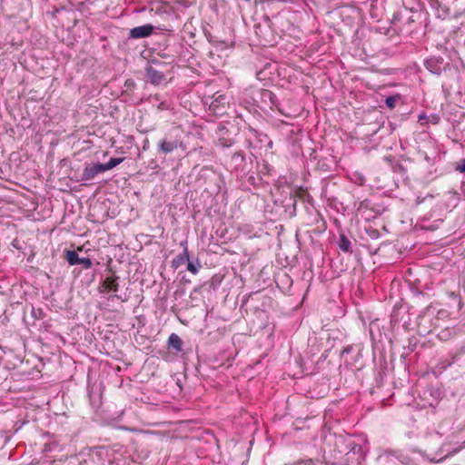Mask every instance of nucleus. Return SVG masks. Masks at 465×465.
I'll list each match as a JSON object with an SVG mask.
<instances>
[{
    "label": "nucleus",
    "mask_w": 465,
    "mask_h": 465,
    "mask_svg": "<svg viewBox=\"0 0 465 465\" xmlns=\"http://www.w3.org/2000/svg\"><path fill=\"white\" fill-rule=\"evenodd\" d=\"M426 64H427V67L430 69V61H427Z\"/></svg>",
    "instance_id": "obj_39"
},
{
    "label": "nucleus",
    "mask_w": 465,
    "mask_h": 465,
    "mask_svg": "<svg viewBox=\"0 0 465 465\" xmlns=\"http://www.w3.org/2000/svg\"><path fill=\"white\" fill-rule=\"evenodd\" d=\"M183 340L176 333H172L168 338V346L174 349L177 352L183 351Z\"/></svg>",
    "instance_id": "obj_18"
},
{
    "label": "nucleus",
    "mask_w": 465,
    "mask_h": 465,
    "mask_svg": "<svg viewBox=\"0 0 465 465\" xmlns=\"http://www.w3.org/2000/svg\"><path fill=\"white\" fill-rule=\"evenodd\" d=\"M134 84H134V80H132V79H128V80L125 82V85H126L127 87L134 86Z\"/></svg>",
    "instance_id": "obj_37"
},
{
    "label": "nucleus",
    "mask_w": 465,
    "mask_h": 465,
    "mask_svg": "<svg viewBox=\"0 0 465 465\" xmlns=\"http://www.w3.org/2000/svg\"><path fill=\"white\" fill-rule=\"evenodd\" d=\"M369 331L372 341H380L381 339V322L379 319H375L370 322Z\"/></svg>",
    "instance_id": "obj_15"
},
{
    "label": "nucleus",
    "mask_w": 465,
    "mask_h": 465,
    "mask_svg": "<svg viewBox=\"0 0 465 465\" xmlns=\"http://www.w3.org/2000/svg\"><path fill=\"white\" fill-rule=\"evenodd\" d=\"M242 465H244V464L242 463Z\"/></svg>",
    "instance_id": "obj_41"
},
{
    "label": "nucleus",
    "mask_w": 465,
    "mask_h": 465,
    "mask_svg": "<svg viewBox=\"0 0 465 465\" xmlns=\"http://www.w3.org/2000/svg\"><path fill=\"white\" fill-rule=\"evenodd\" d=\"M365 232L368 235V237L371 238V240H377L381 236L379 230L371 225L365 228Z\"/></svg>",
    "instance_id": "obj_24"
},
{
    "label": "nucleus",
    "mask_w": 465,
    "mask_h": 465,
    "mask_svg": "<svg viewBox=\"0 0 465 465\" xmlns=\"http://www.w3.org/2000/svg\"><path fill=\"white\" fill-rule=\"evenodd\" d=\"M247 147L250 149L272 148V142L266 134H263L252 126H248L245 133Z\"/></svg>",
    "instance_id": "obj_3"
},
{
    "label": "nucleus",
    "mask_w": 465,
    "mask_h": 465,
    "mask_svg": "<svg viewBox=\"0 0 465 465\" xmlns=\"http://www.w3.org/2000/svg\"><path fill=\"white\" fill-rule=\"evenodd\" d=\"M257 167L258 173L262 177L263 180L264 178L272 177L275 176L276 174L274 167L266 161H263L262 163H258Z\"/></svg>",
    "instance_id": "obj_14"
},
{
    "label": "nucleus",
    "mask_w": 465,
    "mask_h": 465,
    "mask_svg": "<svg viewBox=\"0 0 465 465\" xmlns=\"http://www.w3.org/2000/svg\"><path fill=\"white\" fill-rule=\"evenodd\" d=\"M150 165H151L153 168H156V167H157L156 161L152 160V161H151V163H150Z\"/></svg>",
    "instance_id": "obj_38"
},
{
    "label": "nucleus",
    "mask_w": 465,
    "mask_h": 465,
    "mask_svg": "<svg viewBox=\"0 0 465 465\" xmlns=\"http://www.w3.org/2000/svg\"><path fill=\"white\" fill-rule=\"evenodd\" d=\"M245 153L243 151L239 150L233 153L227 160L226 164L232 172L243 173L245 171Z\"/></svg>",
    "instance_id": "obj_8"
},
{
    "label": "nucleus",
    "mask_w": 465,
    "mask_h": 465,
    "mask_svg": "<svg viewBox=\"0 0 465 465\" xmlns=\"http://www.w3.org/2000/svg\"><path fill=\"white\" fill-rule=\"evenodd\" d=\"M337 244L341 252L350 253L352 252L351 242L344 233H340Z\"/></svg>",
    "instance_id": "obj_17"
},
{
    "label": "nucleus",
    "mask_w": 465,
    "mask_h": 465,
    "mask_svg": "<svg viewBox=\"0 0 465 465\" xmlns=\"http://www.w3.org/2000/svg\"><path fill=\"white\" fill-rule=\"evenodd\" d=\"M386 208L382 204L373 203L370 199L361 201L357 206V212L365 220H371L384 213Z\"/></svg>",
    "instance_id": "obj_4"
},
{
    "label": "nucleus",
    "mask_w": 465,
    "mask_h": 465,
    "mask_svg": "<svg viewBox=\"0 0 465 465\" xmlns=\"http://www.w3.org/2000/svg\"><path fill=\"white\" fill-rule=\"evenodd\" d=\"M285 280L286 282H289L290 285L292 284V279L290 278V276L288 274H284L282 278V281Z\"/></svg>",
    "instance_id": "obj_35"
},
{
    "label": "nucleus",
    "mask_w": 465,
    "mask_h": 465,
    "mask_svg": "<svg viewBox=\"0 0 465 465\" xmlns=\"http://www.w3.org/2000/svg\"><path fill=\"white\" fill-rule=\"evenodd\" d=\"M394 103H395V99L391 96L388 97L386 99V104L389 106V107H392L394 105Z\"/></svg>",
    "instance_id": "obj_32"
},
{
    "label": "nucleus",
    "mask_w": 465,
    "mask_h": 465,
    "mask_svg": "<svg viewBox=\"0 0 465 465\" xmlns=\"http://www.w3.org/2000/svg\"><path fill=\"white\" fill-rule=\"evenodd\" d=\"M235 143V141L232 138L221 137L217 141V145L222 148H230Z\"/></svg>",
    "instance_id": "obj_23"
},
{
    "label": "nucleus",
    "mask_w": 465,
    "mask_h": 465,
    "mask_svg": "<svg viewBox=\"0 0 465 465\" xmlns=\"http://www.w3.org/2000/svg\"><path fill=\"white\" fill-rule=\"evenodd\" d=\"M448 316V312L444 310H440L438 312L437 316L434 315V321L439 324V321Z\"/></svg>",
    "instance_id": "obj_30"
},
{
    "label": "nucleus",
    "mask_w": 465,
    "mask_h": 465,
    "mask_svg": "<svg viewBox=\"0 0 465 465\" xmlns=\"http://www.w3.org/2000/svg\"><path fill=\"white\" fill-rule=\"evenodd\" d=\"M226 98L224 95H219L217 98H215L214 101L211 103L210 109L213 110L214 114H222L220 110V104H223Z\"/></svg>",
    "instance_id": "obj_20"
},
{
    "label": "nucleus",
    "mask_w": 465,
    "mask_h": 465,
    "mask_svg": "<svg viewBox=\"0 0 465 465\" xmlns=\"http://www.w3.org/2000/svg\"><path fill=\"white\" fill-rule=\"evenodd\" d=\"M153 64H160V63L153 60Z\"/></svg>",
    "instance_id": "obj_40"
},
{
    "label": "nucleus",
    "mask_w": 465,
    "mask_h": 465,
    "mask_svg": "<svg viewBox=\"0 0 465 465\" xmlns=\"http://www.w3.org/2000/svg\"><path fill=\"white\" fill-rule=\"evenodd\" d=\"M124 158H111L107 163H102L104 171H109L124 162Z\"/></svg>",
    "instance_id": "obj_22"
},
{
    "label": "nucleus",
    "mask_w": 465,
    "mask_h": 465,
    "mask_svg": "<svg viewBox=\"0 0 465 465\" xmlns=\"http://www.w3.org/2000/svg\"><path fill=\"white\" fill-rule=\"evenodd\" d=\"M382 381H383V373L381 371H378L375 376V384L376 385H375V387H372L371 390V394L375 393V389H379L382 385Z\"/></svg>",
    "instance_id": "obj_26"
},
{
    "label": "nucleus",
    "mask_w": 465,
    "mask_h": 465,
    "mask_svg": "<svg viewBox=\"0 0 465 465\" xmlns=\"http://www.w3.org/2000/svg\"><path fill=\"white\" fill-rule=\"evenodd\" d=\"M359 447L353 441L347 442L344 437L332 435L330 436L322 448V460L325 465H336L342 454H349Z\"/></svg>",
    "instance_id": "obj_1"
},
{
    "label": "nucleus",
    "mask_w": 465,
    "mask_h": 465,
    "mask_svg": "<svg viewBox=\"0 0 465 465\" xmlns=\"http://www.w3.org/2000/svg\"><path fill=\"white\" fill-rule=\"evenodd\" d=\"M201 267L202 264L198 259L196 260V262H193L190 260L187 262V270L193 274H197Z\"/></svg>",
    "instance_id": "obj_25"
},
{
    "label": "nucleus",
    "mask_w": 465,
    "mask_h": 465,
    "mask_svg": "<svg viewBox=\"0 0 465 465\" xmlns=\"http://www.w3.org/2000/svg\"><path fill=\"white\" fill-rule=\"evenodd\" d=\"M65 259L70 265H76L79 263L80 257L75 251H66Z\"/></svg>",
    "instance_id": "obj_21"
},
{
    "label": "nucleus",
    "mask_w": 465,
    "mask_h": 465,
    "mask_svg": "<svg viewBox=\"0 0 465 465\" xmlns=\"http://www.w3.org/2000/svg\"><path fill=\"white\" fill-rule=\"evenodd\" d=\"M181 148L185 150L186 146L183 143L181 134L177 129H172L157 143V153L160 156H165L169 153H173L177 149Z\"/></svg>",
    "instance_id": "obj_2"
},
{
    "label": "nucleus",
    "mask_w": 465,
    "mask_h": 465,
    "mask_svg": "<svg viewBox=\"0 0 465 465\" xmlns=\"http://www.w3.org/2000/svg\"><path fill=\"white\" fill-rule=\"evenodd\" d=\"M392 168L394 173L404 175L405 167L402 163H395L394 165H392Z\"/></svg>",
    "instance_id": "obj_29"
},
{
    "label": "nucleus",
    "mask_w": 465,
    "mask_h": 465,
    "mask_svg": "<svg viewBox=\"0 0 465 465\" xmlns=\"http://www.w3.org/2000/svg\"><path fill=\"white\" fill-rule=\"evenodd\" d=\"M351 349H352V347H351V346L345 347V348L342 350L341 353H342V354H348V353H350V352L351 351Z\"/></svg>",
    "instance_id": "obj_36"
},
{
    "label": "nucleus",
    "mask_w": 465,
    "mask_h": 465,
    "mask_svg": "<svg viewBox=\"0 0 465 465\" xmlns=\"http://www.w3.org/2000/svg\"><path fill=\"white\" fill-rule=\"evenodd\" d=\"M405 314L406 311L403 310L401 300L393 305V309L391 313V325L393 331H399L401 328L403 331L407 330V322H403L401 324V321L403 319Z\"/></svg>",
    "instance_id": "obj_7"
},
{
    "label": "nucleus",
    "mask_w": 465,
    "mask_h": 465,
    "mask_svg": "<svg viewBox=\"0 0 465 465\" xmlns=\"http://www.w3.org/2000/svg\"><path fill=\"white\" fill-rule=\"evenodd\" d=\"M117 276H108L103 282V288L106 292H116L119 289V284L117 282Z\"/></svg>",
    "instance_id": "obj_16"
},
{
    "label": "nucleus",
    "mask_w": 465,
    "mask_h": 465,
    "mask_svg": "<svg viewBox=\"0 0 465 465\" xmlns=\"http://www.w3.org/2000/svg\"><path fill=\"white\" fill-rule=\"evenodd\" d=\"M450 446V443H444L441 447V450H444L447 451L444 458L451 457V456L459 453L463 448H465V440L462 443L459 444L455 448L450 449V448H449Z\"/></svg>",
    "instance_id": "obj_19"
},
{
    "label": "nucleus",
    "mask_w": 465,
    "mask_h": 465,
    "mask_svg": "<svg viewBox=\"0 0 465 465\" xmlns=\"http://www.w3.org/2000/svg\"><path fill=\"white\" fill-rule=\"evenodd\" d=\"M82 264L84 269H90L93 266V262L88 257L80 258L79 263Z\"/></svg>",
    "instance_id": "obj_28"
},
{
    "label": "nucleus",
    "mask_w": 465,
    "mask_h": 465,
    "mask_svg": "<svg viewBox=\"0 0 465 465\" xmlns=\"http://www.w3.org/2000/svg\"><path fill=\"white\" fill-rule=\"evenodd\" d=\"M259 94L260 103L262 104V109L268 107L271 110H280L278 98L272 91L268 89H262Z\"/></svg>",
    "instance_id": "obj_9"
},
{
    "label": "nucleus",
    "mask_w": 465,
    "mask_h": 465,
    "mask_svg": "<svg viewBox=\"0 0 465 465\" xmlns=\"http://www.w3.org/2000/svg\"><path fill=\"white\" fill-rule=\"evenodd\" d=\"M149 146H150L149 140H148V138H145L144 141H143V151L148 150Z\"/></svg>",
    "instance_id": "obj_33"
},
{
    "label": "nucleus",
    "mask_w": 465,
    "mask_h": 465,
    "mask_svg": "<svg viewBox=\"0 0 465 465\" xmlns=\"http://www.w3.org/2000/svg\"><path fill=\"white\" fill-rule=\"evenodd\" d=\"M153 25L150 24L134 27L129 32V38L140 39L149 37L153 33Z\"/></svg>",
    "instance_id": "obj_11"
},
{
    "label": "nucleus",
    "mask_w": 465,
    "mask_h": 465,
    "mask_svg": "<svg viewBox=\"0 0 465 465\" xmlns=\"http://www.w3.org/2000/svg\"><path fill=\"white\" fill-rule=\"evenodd\" d=\"M180 246L183 248V252L177 255L172 262L173 268H178L185 262H189V252L187 240L182 241Z\"/></svg>",
    "instance_id": "obj_13"
},
{
    "label": "nucleus",
    "mask_w": 465,
    "mask_h": 465,
    "mask_svg": "<svg viewBox=\"0 0 465 465\" xmlns=\"http://www.w3.org/2000/svg\"><path fill=\"white\" fill-rule=\"evenodd\" d=\"M104 169L100 163L85 164L83 173L78 181L86 182L93 180L98 173H104Z\"/></svg>",
    "instance_id": "obj_10"
},
{
    "label": "nucleus",
    "mask_w": 465,
    "mask_h": 465,
    "mask_svg": "<svg viewBox=\"0 0 465 465\" xmlns=\"http://www.w3.org/2000/svg\"><path fill=\"white\" fill-rule=\"evenodd\" d=\"M456 170L460 173H465V159L460 160L457 163Z\"/></svg>",
    "instance_id": "obj_31"
},
{
    "label": "nucleus",
    "mask_w": 465,
    "mask_h": 465,
    "mask_svg": "<svg viewBox=\"0 0 465 465\" xmlns=\"http://www.w3.org/2000/svg\"><path fill=\"white\" fill-rule=\"evenodd\" d=\"M145 78L150 84L159 85L165 80V75L163 73L154 69L153 67L147 66L145 68Z\"/></svg>",
    "instance_id": "obj_12"
},
{
    "label": "nucleus",
    "mask_w": 465,
    "mask_h": 465,
    "mask_svg": "<svg viewBox=\"0 0 465 465\" xmlns=\"http://www.w3.org/2000/svg\"><path fill=\"white\" fill-rule=\"evenodd\" d=\"M248 183L253 185L254 187H260L263 179L261 175L259 177H255L254 175H250L247 179Z\"/></svg>",
    "instance_id": "obj_27"
},
{
    "label": "nucleus",
    "mask_w": 465,
    "mask_h": 465,
    "mask_svg": "<svg viewBox=\"0 0 465 465\" xmlns=\"http://www.w3.org/2000/svg\"><path fill=\"white\" fill-rule=\"evenodd\" d=\"M41 314H42V311L39 310V315H37L35 308L33 307L32 308V315L35 318V319H41Z\"/></svg>",
    "instance_id": "obj_34"
},
{
    "label": "nucleus",
    "mask_w": 465,
    "mask_h": 465,
    "mask_svg": "<svg viewBox=\"0 0 465 465\" xmlns=\"http://www.w3.org/2000/svg\"><path fill=\"white\" fill-rule=\"evenodd\" d=\"M416 324L417 332L420 336H426L430 333L438 326V323L434 321V311L427 309L418 316Z\"/></svg>",
    "instance_id": "obj_5"
},
{
    "label": "nucleus",
    "mask_w": 465,
    "mask_h": 465,
    "mask_svg": "<svg viewBox=\"0 0 465 465\" xmlns=\"http://www.w3.org/2000/svg\"><path fill=\"white\" fill-rule=\"evenodd\" d=\"M296 198L290 196L281 203H274L276 218L278 220L291 219L296 215Z\"/></svg>",
    "instance_id": "obj_6"
}]
</instances>
